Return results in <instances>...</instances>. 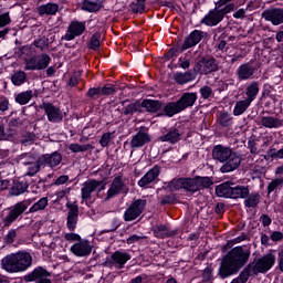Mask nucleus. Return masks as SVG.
<instances>
[{
  "instance_id": "f257e3e1",
  "label": "nucleus",
  "mask_w": 283,
  "mask_h": 283,
  "mask_svg": "<svg viewBox=\"0 0 283 283\" xmlns=\"http://www.w3.org/2000/svg\"><path fill=\"white\" fill-rule=\"evenodd\" d=\"M235 241L229 240L221 247V252L226 253L221 258V262L218 269V275L220 280H227L238 275L244 266L249 263V258H251V250L243 249L242 245H237Z\"/></svg>"
},
{
  "instance_id": "f03ea898",
  "label": "nucleus",
  "mask_w": 283,
  "mask_h": 283,
  "mask_svg": "<svg viewBox=\"0 0 283 283\" xmlns=\"http://www.w3.org/2000/svg\"><path fill=\"white\" fill-rule=\"evenodd\" d=\"M50 200L48 197L40 198L35 203L32 205V200H22L13 206L7 208V214L2 218V224L4 229H8L17 221L23 220V214L30 216V213H36L38 211H44ZM32 207L28 210V208Z\"/></svg>"
},
{
  "instance_id": "7ed1b4c3",
  "label": "nucleus",
  "mask_w": 283,
  "mask_h": 283,
  "mask_svg": "<svg viewBox=\"0 0 283 283\" xmlns=\"http://www.w3.org/2000/svg\"><path fill=\"white\" fill-rule=\"evenodd\" d=\"M32 266V254L30 252L19 251L8 254L2 259V269L7 273H23Z\"/></svg>"
},
{
  "instance_id": "20e7f679",
  "label": "nucleus",
  "mask_w": 283,
  "mask_h": 283,
  "mask_svg": "<svg viewBox=\"0 0 283 283\" xmlns=\"http://www.w3.org/2000/svg\"><path fill=\"white\" fill-rule=\"evenodd\" d=\"M216 196L218 198H227L230 200H238L249 196V187L233 184V181H224L216 186Z\"/></svg>"
},
{
  "instance_id": "39448f33",
  "label": "nucleus",
  "mask_w": 283,
  "mask_h": 283,
  "mask_svg": "<svg viewBox=\"0 0 283 283\" xmlns=\"http://www.w3.org/2000/svg\"><path fill=\"white\" fill-rule=\"evenodd\" d=\"M167 189H169L171 193H174V191H180V189H185L187 193H191V195L198 193V191H200V188H198L196 177L174 178L168 182Z\"/></svg>"
},
{
  "instance_id": "423d86ee",
  "label": "nucleus",
  "mask_w": 283,
  "mask_h": 283,
  "mask_svg": "<svg viewBox=\"0 0 283 283\" xmlns=\"http://www.w3.org/2000/svg\"><path fill=\"white\" fill-rule=\"evenodd\" d=\"M195 74H201L205 76H209V74H213L220 70L218 65V60L213 56H203L193 65Z\"/></svg>"
},
{
  "instance_id": "0eeeda50",
  "label": "nucleus",
  "mask_w": 283,
  "mask_h": 283,
  "mask_svg": "<svg viewBox=\"0 0 283 283\" xmlns=\"http://www.w3.org/2000/svg\"><path fill=\"white\" fill-rule=\"evenodd\" d=\"M147 207V200L145 199H135L129 207L124 211L123 220L124 222H134L143 216V211Z\"/></svg>"
},
{
  "instance_id": "6e6552de",
  "label": "nucleus",
  "mask_w": 283,
  "mask_h": 283,
  "mask_svg": "<svg viewBox=\"0 0 283 283\" xmlns=\"http://www.w3.org/2000/svg\"><path fill=\"white\" fill-rule=\"evenodd\" d=\"M50 277H52V272L48 271L46 266L38 265L23 276V281L27 283H52Z\"/></svg>"
},
{
  "instance_id": "1a4fd4ad",
  "label": "nucleus",
  "mask_w": 283,
  "mask_h": 283,
  "mask_svg": "<svg viewBox=\"0 0 283 283\" xmlns=\"http://www.w3.org/2000/svg\"><path fill=\"white\" fill-rule=\"evenodd\" d=\"M40 109L44 111L49 123H63V118H65L67 115L66 113H63L59 106H55L51 102H43L40 105Z\"/></svg>"
},
{
  "instance_id": "9d476101",
  "label": "nucleus",
  "mask_w": 283,
  "mask_h": 283,
  "mask_svg": "<svg viewBox=\"0 0 283 283\" xmlns=\"http://www.w3.org/2000/svg\"><path fill=\"white\" fill-rule=\"evenodd\" d=\"M87 30L85 21L73 20L69 24L65 34L62 36V41H74L77 36H83Z\"/></svg>"
},
{
  "instance_id": "9b49d317",
  "label": "nucleus",
  "mask_w": 283,
  "mask_h": 283,
  "mask_svg": "<svg viewBox=\"0 0 283 283\" xmlns=\"http://www.w3.org/2000/svg\"><path fill=\"white\" fill-rule=\"evenodd\" d=\"M132 260V255L127 252L115 251L111 256L106 258V261L103 263V266H116L117 269H125V263Z\"/></svg>"
},
{
  "instance_id": "f8f14e48",
  "label": "nucleus",
  "mask_w": 283,
  "mask_h": 283,
  "mask_svg": "<svg viewBox=\"0 0 283 283\" xmlns=\"http://www.w3.org/2000/svg\"><path fill=\"white\" fill-rule=\"evenodd\" d=\"M221 165V174H231V171H235V169H239L240 165H242V157L238 151L232 150L226 161H222Z\"/></svg>"
},
{
  "instance_id": "ddd939ff",
  "label": "nucleus",
  "mask_w": 283,
  "mask_h": 283,
  "mask_svg": "<svg viewBox=\"0 0 283 283\" xmlns=\"http://www.w3.org/2000/svg\"><path fill=\"white\" fill-rule=\"evenodd\" d=\"M261 17L264 21L272 23V25H282L283 9L280 7L268 8L261 13Z\"/></svg>"
},
{
  "instance_id": "4468645a",
  "label": "nucleus",
  "mask_w": 283,
  "mask_h": 283,
  "mask_svg": "<svg viewBox=\"0 0 283 283\" xmlns=\"http://www.w3.org/2000/svg\"><path fill=\"white\" fill-rule=\"evenodd\" d=\"M185 133L180 127L174 126L170 127L166 134L160 135L157 137L158 143H169L170 145H177V143H180L182 140V135Z\"/></svg>"
},
{
  "instance_id": "2eb2a0df",
  "label": "nucleus",
  "mask_w": 283,
  "mask_h": 283,
  "mask_svg": "<svg viewBox=\"0 0 283 283\" xmlns=\"http://www.w3.org/2000/svg\"><path fill=\"white\" fill-rule=\"evenodd\" d=\"M256 72L258 67L248 62L239 65V67L235 71V76L239 82L251 81L255 78Z\"/></svg>"
},
{
  "instance_id": "dca6fc26",
  "label": "nucleus",
  "mask_w": 283,
  "mask_h": 283,
  "mask_svg": "<svg viewBox=\"0 0 283 283\" xmlns=\"http://www.w3.org/2000/svg\"><path fill=\"white\" fill-rule=\"evenodd\" d=\"M93 249L94 245H92L90 240L82 239L80 242H76L71 247V253H73V255H76V258H87L92 255Z\"/></svg>"
},
{
  "instance_id": "f3484780",
  "label": "nucleus",
  "mask_w": 283,
  "mask_h": 283,
  "mask_svg": "<svg viewBox=\"0 0 283 283\" xmlns=\"http://www.w3.org/2000/svg\"><path fill=\"white\" fill-rule=\"evenodd\" d=\"M140 104L143 114H150V116H158L163 109V101L160 99L144 98Z\"/></svg>"
},
{
  "instance_id": "a211bd4d",
  "label": "nucleus",
  "mask_w": 283,
  "mask_h": 283,
  "mask_svg": "<svg viewBox=\"0 0 283 283\" xmlns=\"http://www.w3.org/2000/svg\"><path fill=\"white\" fill-rule=\"evenodd\" d=\"M202 39H205V31L193 30L190 32L189 35L185 38L184 43L180 46V54L186 52V50H190V48H196Z\"/></svg>"
},
{
  "instance_id": "6ab92c4d",
  "label": "nucleus",
  "mask_w": 283,
  "mask_h": 283,
  "mask_svg": "<svg viewBox=\"0 0 283 283\" xmlns=\"http://www.w3.org/2000/svg\"><path fill=\"white\" fill-rule=\"evenodd\" d=\"M180 112H182V108H180L178 101L168 102L166 104L163 102L161 111L156 115V118H174V116L180 114Z\"/></svg>"
},
{
  "instance_id": "aec40b11",
  "label": "nucleus",
  "mask_w": 283,
  "mask_h": 283,
  "mask_svg": "<svg viewBox=\"0 0 283 283\" xmlns=\"http://www.w3.org/2000/svg\"><path fill=\"white\" fill-rule=\"evenodd\" d=\"M224 18L220 13L218 8L211 9L200 21L202 25H207L208 28H213L219 23H222Z\"/></svg>"
},
{
  "instance_id": "412c9836",
  "label": "nucleus",
  "mask_w": 283,
  "mask_h": 283,
  "mask_svg": "<svg viewBox=\"0 0 283 283\" xmlns=\"http://www.w3.org/2000/svg\"><path fill=\"white\" fill-rule=\"evenodd\" d=\"M125 181H123V176H117L113 179L109 189L107 190V195L105 197V202L107 200H112V198L118 196L120 191H125Z\"/></svg>"
},
{
  "instance_id": "4be33fe9",
  "label": "nucleus",
  "mask_w": 283,
  "mask_h": 283,
  "mask_svg": "<svg viewBox=\"0 0 283 283\" xmlns=\"http://www.w3.org/2000/svg\"><path fill=\"white\" fill-rule=\"evenodd\" d=\"M232 151L233 148L219 144L212 148V158L216 163H224Z\"/></svg>"
},
{
  "instance_id": "5701e85b",
  "label": "nucleus",
  "mask_w": 283,
  "mask_h": 283,
  "mask_svg": "<svg viewBox=\"0 0 283 283\" xmlns=\"http://www.w3.org/2000/svg\"><path fill=\"white\" fill-rule=\"evenodd\" d=\"M69 208V214L66 217V227L69 231H74L76 224H78V205L76 203H66Z\"/></svg>"
},
{
  "instance_id": "b1692460",
  "label": "nucleus",
  "mask_w": 283,
  "mask_h": 283,
  "mask_svg": "<svg viewBox=\"0 0 283 283\" xmlns=\"http://www.w3.org/2000/svg\"><path fill=\"white\" fill-rule=\"evenodd\" d=\"M103 185V181L96 179H90L83 184L81 188L82 200H92V193Z\"/></svg>"
},
{
  "instance_id": "393cba45",
  "label": "nucleus",
  "mask_w": 283,
  "mask_h": 283,
  "mask_svg": "<svg viewBox=\"0 0 283 283\" xmlns=\"http://www.w3.org/2000/svg\"><path fill=\"white\" fill-rule=\"evenodd\" d=\"M149 143H151V135L143 130H138L130 139V148L140 149V147H145V145Z\"/></svg>"
},
{
  "instance_id": "a878e982",
  "label": "nucleus",
  "mask_w": 283,
  "mask_h": 283,
  "mask_svg": "<svg viewBox=\"0 0 283 283\" xmlns=\"http://www.w3.org/2000/svg\"><path fill=\"white\" fill-rule=\"evenodd\" d=\"M196 101H198V93L186 92L177 99V103L179 104L181 112H185V109L193 107L196 105Z\"/></svg>"
},
{
  "instance_id": "bb28decb",
  "label": "nucleus",
  "mask_w": 283,
  "mask_h": 283,
  "mask_svg": "<svg viewBox=\"0 0 283 283\" xmlns=\"http://www.w3.org/2000/svg\"><path fill=\"white\" fill-rule=\"evenodd\" d=\"M161 167L155 165L148 172H146L137 182L138 187H147V185H151L158 176H160Z\"/></svg>"
},
{
  "instance_id": "cd10ccee",
  "label": "nucleus",
  "mask_w": 283,
  "mask_h": 283,
  "mask_svg": "<svg viewBox=\"0 0 283 283\" xmlns=\"http://www.w3.org/2000/svg\"><path fill=\"white\" fill-rule=\"evenodd\" d=\"M122 114L124 116H134V114H143L140 101L136 99L134 103L127 104V101L122 102Z\"/></svg>"
},
{
  "instance_id": "c85d7f7f",
  "label": "nucleus",
  "mask_w": 283,
  "mask_h": 283,
  "mask_svg": "<svg viewBox=\"0 0 283 283\" xmlns=\"http://www.w3.org/2000/svg\"><path fill=\"white\" fill-rule=\"evenodd\" d=\"M196 72L188 70L187 72H177L174 74V81L177 85H187L191 81H196Z\"/></svg>"
},
{
  "instance_id": "c756f323",
  "label": "nucleus",
  "mask_w": 283,
  "mask_h": 283,
  "mask_svg": "<svg viewBox=\"0 0 283 283\" xmlns=\"http://www.w3.org/2000/svg\"><path fill=\"white\" fill-rule=\"evenodd\" d=\"M30 184L25 178L13 180V186L10 188L11 196H21L28 191Z\"/></svg>"
},
{
  "instance_id": "7c9ffc66",
  "label": "nucleus",
  "mask_w": 283,
  "mask_h": 283,
  "mask_svg": "<svg viewBox=\"0 0 283 283\" xmlns=\"http://www.w3.org/2000/svg\"><path fill=\"white\" fill-rule=\"evenodd\" d=\"M104 4L102 0H83L82 1V6H81V10H83L84 12H101V10H103Z\"/></svg>"
},
{
  "instance_id": "2f4dec72",
  "label": "nucleus",
  "mask_w": 283,
  "mask_h": 283,
  "mask_svg": "<svg viewBox=\"0 0 283 283\" xmlns=\"http://www.w3.org/2000/svg\"><path fill=\"white\" fill-rule=\"evenodd\" d=\"M216 123L221 127H226V128L233 127V115H231L227 111H222L217 114Z\"/></svg>"
},
{
  "instance_id": "473e14b6",
  "label": "nucleus",
  "mask_w": 283,
  "mask_h": 283,
  "mask_svg": "<svg viewBox=\"0 0 283 283\" xmlns=\"http://www.w3.org/2000/svg\"><path fill=\"white\" fill-rule=\"evenodd\" d=\"M233 0H219L216 2V8H218L221 17H227V14H231L233 10H235V3H231Z\"/></svg>"
},
{
  "instance_id": "72a5a7b5",
  "label": "nucleus",
  "mask_w": 283,
  "mask_h": 283,
  "mask_svg": "<svg viewBox=\"0 0 283 283\" xmlns=\"http://www.w3.org/2000/svg\"><path fill=\"white\" fill-rule=\"evenodd\" d=\"M261 125L262 127H266V129H280L283 125V120L273 116H262Z\"/></svg>"
},
{
  "instance_id": "f704fd0d",
  "label": "nucleus",
  "mask_w": 283,
  "mask_h": 283,
  "mask_svg": "<svg viewBox=\"0 0 283 283\" xmlns=\"http://www.w3.org/2000/svg\"><path fill=\"white\" fill-rule=\"evenodd\" d=\"M260 94V82L253 81L251 84H249L245 88V101L249 103H253L255 98H258V95Z\"/></svg>"
},
{
  "instance_id": "c9c22d12",
  "label": "nucleus",
  "mask_w": 283,
  "mask_h": 283,
  "mask_svg": "<svg viewBox=\"0 0 283 283\" xmlns=\"http://www.w3.org/2000/svg\"><path fill=\"white\" fill-rule=\"evenodd\" d=\"M59 12V4L56 3H46V4H41L38 8V14L39 17H54Z\"/></svg>"
},
{
  "instance_id": "e433bc0d",
  "label": "nucleus",
  "mask_w": 283,
  "mask_h": 283,
  "mask_svg": "<svg viewBox=\"0 0 283 283\" xmlns=\"http://www.w3.org/2000/svg\"><path fill=\"white\" fill-rule=\"evenodd\" d=\"M28 81V73L24 71L18 70L14 71L13 74L11 75V83L15 87H21L24 83Z\"/></svg>"
},
{
  "instance_id": "4c0bfd02",
  "label": "nucleus",
  "mask_w": 283,
  "mask_h": 283,
  "mask_svg": "<svg viewBox=\"0 0 283 283\" xmlns=\"http://www.w3.org/2000/svg\"><path fill=\"white\" fill-rule=\"evenodd\" d=\"M46 159L45 161L48 163V167L51 169H54V167H59L63 160V155L59 151H53L52 154H45Z\"/></svg>"
},
{
  "instance_id": "58836bf2",
  "label": "nucleus",
  "mask_w": 283,
  "mask_h": 283,
  "mask_svg": "<svg viewBox=\"0 0 283 283\" xmlns=\"http://www.w3.org/2000/svg\"><path fill=\"white\" fill-rule=\"evenodd\" d=\"M244 207L247 209H255L260 205V192H252L249 190V195L244 198Z\"/></svg>"
},
{
  "instance_id": "ea45409f",
  "label": "nucleus",
  "mask_w": 283,
  "mask_h": 283,
  "mask_svg": "<svg viewBox=\"0 0 283 283\" xmlns=\"http://www.w3.org/2000/svg\"><path fill=\"white\" fill-rule=\"evenodd\" d=\"M14 136H17V129H6V125L1 122L0 123V142L1 140H9L12 143L14 140Z\"/></svg>"
},
{
  "instance_id": "a19ab883",
  "label": "nucleus",
  "mask_w": 283,
  "mask_h": 283,
  "mask_svg": "<svg viewBox=\"0 0 283 283\" xmlns=\"http://www.w3.org/2000/svg\"><path fill=\"white\" fill-rule=\"evenodd\" d=\"M34 96V93L32 90L23 91L15 95V103L18 105H28L32 101V97Z\"/></svg>"
},
{
  "instance_id": "79ce46f5",
  "label": "nucleus",
  "mask_w": 283,
  "mask_h": 283,
  "mask_svg": "<svg viewBox=\"0 0 283 283\" xmlns=\"http://www.w3.org/2000/svg\"><path fill=\"white\" fill-rule=\"evenodd\" d=\"M251 107V102L248 99L238 101L233 108V116H242Z\"/></svg>"
},
{
  "instance_id": "37998d69",
  "label": "nucleus",
  "mask_w": 283,
  "mask_h": 283,
  "mask_svg": "<svg viewBox=\"0 0 283 283\" xmlns=\"http://www.w3.org/2000/svg\"><path fill=\"white\" fill-rule=\"evenodd\" d=\"M153 233L155 238L159 240H165V238H169V226L168 224H159L153 228Z\"/></svg>"
},
{
  "instance_id": "c03bdc74",
  "label": "nucleus",
  "mask_w": 283,
  "mask_h": 283,
  "mask_svg": "<svg viewBox=\"0 0 283 283\" xmlns=\"http://www.w3.org/2000/svg\"><path fill=\"white\" fill-rule=\"evenodd\" d=\"M69 149H70V151H72V154H81L84 151H92V149H94V147L92 146V144L81 145L78 143H73V144L69 145Z\"/></svg>"
},
{
  "instance_id": "a18cd8bd",
  "label": "nucleus",
  "mask_w": 283,
  "mask_h": 283,
  "mask_svg": "<svg viewBox=\"0 0 283 283\" xmlns=\"http://www.w3.org/2000/svg\"><path fill=\"white\" fill-rule=\"evenodd\" d=\"M101 32H95L92 34L88 43L87 49L93 50L94 52H97V50H101Z\"/></svg>"
},
{
  "instance_id": "49530a36",
  "label": "nucleus",
  "mask_w": 283,
  "mask_h": 283,
  "mask_svg": "<svg viewBox=\"0 0 283 283\" xmlns=\"http://www.w3.org/2000/svg\"><path fill=\"white\" fill-rule=\"evenodd\" d=\"M36 61L38 71L48 70L50 63H52V57H50L48 53H42L40 56L36 57Z\"/></svg>"
},
{
  "instance_id": "de8ad7c7",
  "label": "nucleus",
  "mask_w": 283,
  "mask_h": 283,
  "mask_svg": "<svg viewBox=\"0 0 283 283\" xmlns=\"http://www.w3.org/2000/svg\"><path fill=\"white\" fill-rule=\"evenodd\" d=\"M178 202H179L178 195L169 193V195L163 196L160 198L159 205L161 207H167V205H169V206L178 205Z\"/></svg>"
},
{
  "instance_id": "09e8293b",
  "label": "nucleus",
  "mask_w": 283,
  "mask_h": 283,
  "mask_svg": "<svg viewBox=\"0 0 283 283\" xmlns=\"http://www.w3.org/2000/svg\"><path fill=\"white\" fill-rule=\"evenodd\" d=\"M197 187L200 189H209V187L213 186V179L211 177H200L196 176Z\"/></svg>"
},
{
  "instance_id": "8fccbe9b",
  "label": "nucleus",
  "mask_w": 283,
  "mask_h": 283,
  "mask_svg": "<svg viewBox=\"0 0 283 283\" xmlns=\"http://www.w3.org/2000/svg\"><path fill=\"white\" fill-rule=\"evenodd\" d=\"M116 138V132H107L104 133L101 138H99V145L101 147H108L109 143H112V140H114Z\"/></svg>"
},
{
  "instance_id": "3c124183",
  "label": "nucleus",
  "mask_w": 283,
  "mask_h": 283,
  "mask_svg": "<svg viewBox=\"0 0 283 283\" xmlns=\"http://www.w3.org/2000/svg\"><path fill=\"white\" fill-rule=\"evenodd\" d=\"M85 96H86V98H88V101H98V98H101V96H103L101 93V86L88 88Z\"/></svg>"
},
{
  "instance_id": "603ef678",
  "label": "nucleus",
  "mask_w": 283,
  "mask_h": 283,
  "mask_svg": "<svg viewBox=\"0 0 283 283\" xmlns=\"http://www.w3.org/2000/svg\"><path fill=\"white\" fill-rule=\"evenodd\" d=\"M129 8L134 14H143L145 12V2L136 1L129 4Z\"/></svg>"
},
{
  "instance_id": "864d4df0",
  "label": "nucleus",
  "mask_w": 283,
  "mask_h": 283,
  "mask_svg": "<svg viewBox=\"0 0 283 283\" xmlns=\"http://www.w3.org/2000/svg\"><path fill=\"white\" fill-rule=\"evenodd\" d=\"M102 96H112L116 94V86L114 84H105L103 87H99Z\"/></svg>"
},
{
  "instance_id": "5fc2aeb1",
  "label": "nucleus",
  "mask_w": 283,
  "mask_h": 283,
  "mask_svg": "<svg viewBox=\"0 0 283 283\" xmlns=\"http://www.w3.org/2000/svg\"><path fill=\"white\" fill-rule=\"evenodd\" d=\"M283 185V177L275 178L273 179L269 185H268V193L271 195L277 187H282Z\"/></svg>"
},
{
  "instance_id": "6e6d98bb",
  "label": "nucleus",
  "mask_w": 283,
  "mask_h": 283,
  "mask_svg": "<svg viewBox=\"0 0 283 283\" xmlns=\"http://www.w3.org/2000/svg\"><path fill=\"white\" fill-rule=\"evenodd\" d=\"M199 94L203 101H207L208 98H211L213 95V90L209 85H205L199 88Z\"/></svg>"
},
{
  "instance_id": "4d7b16f0",
  "label": "nucleus",
  "mask_w": 283,
  "mask_h": 283,
  "mask_svg": "<svg viewBox=\"0 0 283 283\" xmlns=\"http://www.w3.org/2000/svg\"><path fill=\"white\" fill-rule=\"evenodd\" d=\"M203 282H213V266L207 265L202 272Z\"/></svg>"
},
{
  "instance_id": "13d9d810",
  "label": "nucleus",
  "mask_w": 283,
  "mask_h": 283,
  "mask_svg": "<svg viewBox=\"0 0 283 283\" xmlns=\"http://www.w3.org/2000/svg\"><path fill=\"white\" fill-rule=\"evenodd\" d=\"M36 63H38L36 56H31L29 60H27L24 70L31 71V72L39 71Z\"/></svg>"
},
{
  "instance_id": "bf43d9fd",
  "label": "nucleus",
  "mask_w": 283,
  "mask_h": 283,
  "mask_svg": "<svg viewBox=\"0 0 283 283\" xmlns=\"http://www.w3.org/2000/svg\"><path fill=\"white\" fill-rule=\"evenodd\" d=\"M34 140H36V134L34 133H25L22 136V145H32L34 143Z\"/></svg>"
},
{
  "instance_id": "052dcab7",
  "label": "nucleus",
  "mask_w": 283,
  "mask_h": 283,
  "mask_svg": "<svg viewBox=\"0 0 283 283\" xmlns=\"http://www.w3.org/2000/svg\"><path fill=\"white\" fill-rule=\"evenodd\" d=\"M12 23V19H10V12H3L0 14V28H6V25H10Z\"/></svg>"
},
{
  "instance_id": "680f3d73",
  "label": "nucleus",
  "mask_w": 283,
  "mask_h": 283,
  "mask_svg": "<svg viewBox=\"0 0 283 283\" xmlns=\"http://www.w3.org/2000/svg\"><path fill=\"white\" fill-rule=\"evenodd\" d=\"M21 125H23V119L20 117L17 118H11L8 123V127L7 129H17L19 127H21Z\"/></svg>"
},
{
  "instance_id": "e2e57ef3",
  "label": "nucleus",
  "mask_w": 283,
  "mask_h": 283,
  "mask_svg": "<svg viewBox=\"0 0 283 283\" xmlns=\"http://www.w3.org/2000/svg\"><path fill=\"white\" fill-rule=\"evenodd\" d=\"M271 85L264 84L262 90V98H271L272 101H275V95L271 94Z\"/></svg>"
},
{
  "instance_id": "0e129e2a",
  "label": "nucleus",
  "mask_w": 283,
  "mask_h": 283,
  "mask_svg": "<svg viewBox=\"0 0 283 283\" xmlns=\"http://www.w3.org/2000/svg\"><path fill=\"white\" fill-rule=\"evenodd\" d=\"M178 53H180V48L178 46H172L168 50V52L165 54V59L167 61H170V59H174V56H178Z\"/></svg>"
},
{
  "instance_id": "69168bd1",
  "label": "nucleus",
  "mask_w": 283,
  "mask_h": 283,
  "mask_svg": "<svg viewBox=\"0 0 283 283\" xmlns=\"http://www.w3.org/2000/svg\"><path fill=\"white\" fill-rule=\"evenodd\" d=\"M64 240H67V242H81V234L70 232L64 235Z\"/></svg>"
},
{
  "instance_id": "338daca9",
  "label": "nucleus",
  "mask_w": 283,
  "mask_h": 283,
  "mask_svg": "<svg viewBox=\"0 0 283 283\" xmlns=\"http://www.w3.org/2000/svg\"><path fill=\"white\" fill-rule=\"evenodd\" d=\"M14 238H17V230L15 229L9 230L8 234L6 235L7 244H12L14 242Z\"/></svg>"
},
{
  "instance_id": "774afa93",
  "label": "nucleus",
  "mask_w": 283,
  "mask_h": 283,
  "mask_svg": "<svg viewBox=\"0 0 283 283\" xmlns=\"http://www.w3.org/2000/svg\"><path fill=\"white\" fill-rule=\"evenodd\" d=\"M270 240L272 242H280L281 240H283V233L280 231H273L270 235Z\"/></svg>"
}]
</instances>
